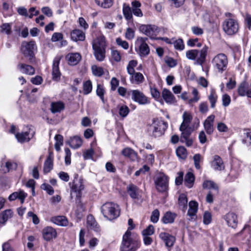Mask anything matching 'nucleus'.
<instances>
[{"instance_id":"30","label":"nucleus","mask_w":251,"mask_h":251,"mask_svg":"<svg viewBox=\"0 0 251 251\" xmlns=\"http://www.w3.org/2000/svg\"><path fill=\"white\" fill-rule=\"evenodd\" d=\"M162 96L166 102L170 104L175 103V98L172 92L167 89H164L162 92Z\"/></svg>"},{"instance_id":"4","label":"nucleus","mask_w":251,"mask_h":251,"mask_svg":"<svg viewBox=\"0 0 251 251\" xmlns=\"http://www.w3.org/2000/svg\"><path fill=\"white\" fill-rule=\"evenodd\" d=\"M152 136L155 138L161 137L168 127V124L161 119H153L150 126Z\"/></svg>"},{"instance_id":"27","label":"nucleus","mask_w":251,"mask_h":251,"mask_svg":"<svg viewBox=\"0 0 251 251\" xmlns=\"http://www.w3.org/2000/svg\"><path fill=\"white\" fill-rule=\"evenodd\" d=\"M71 39L74 41H82L85 39V33L82 30L75 29L73 30L71 33Z\"/></svg>"},{"instance_id":"29","label":"nucleus","mask_w":251,"mask_h":251,"mask_svg":"<svg viewBox=\"0 0 251 251\" xmlns=\"http://www.w3.org/2000/svg\"><path fill=\"white\" fill-rule=\"evenodd\" d=\"M50 221L54 224L62 226H67L68 221L66 217L64 216H57L52 217Z\"/></svg>"},{"instance_id":"16","label":"nucleus","mask_w":251,"mask_h":251,"mask_svg":"<svg viewBox=\"0 0 251 251\" xmlns=\"http://www.w3.org/2000/svg\"><path fill=\"white\" fill-rule=\"evenodd\" d=\"M215 118V117L214 115H210L207 117L203 122L204 130L208 134L211 135L214 131V122Z\"/></svg>"},{"instance_id":"35","label":"nucleus","mask_w":251,"mask_h":251,"mask_svg":"<svg viewBox=\"0 0 251 251\" xmlns=\"http://www.w3.org/2000/svg\"><path fill=\"white\" fill-rule=\"evenodd\" d=\"M178 205L179 208L185 212L187 208L188 200L185 194H181L178 198Z\"/></svg>"},{"instance_id":"20","label":"nucleus","mask_w":251,"mask_h":251,"mask_svg":"<svg viewBox=\"0 0 251 251\" xmlns=\"http://www.w3.org/2000/svg\"><path fill=\"white\" fill-rule=\"evenodd\" d=\"M211 165L212 168L216 171H222L225 169V166L222 159L220 156L217 155L213 156Z\"/></svg>"},{"instance_id":"24","label":"nucleus","mask_w":251,"mask_h":251,"mask_svg":"<svg viewBox=\"0 0 251 251\" xmlns=\"http://www.w3.org/2000/svg\"><path fill=\"white\" fill-rule=\"evenodd\" d=\"M17 69L22 73L28 75H33L35 73V69L32 66L24 63H19L17 65Z\"/></svg>"},{"instance_id":"22","label":"nucleus","mask_w":251,"mask_h":251,"mask_svg":"<svg viewBox=\"0 0 251 251\" xmlns=\"http://www.w3.org/2000/svg\"><path fill=\"white\" fill-rule=\"evenodd\" d=\"M192 93L194 95V98L192 99H189L188 93L186 92H183L180 95V97L184 100H187L189 104L197 102L200 100L198 91L195 88H193Z\"/></svg>"},{"instance_id":"62","label":"nucleus","mask_w":251,"mask_h":251,"mask_svg":"<svg viewBox=\"0 0 251 251\" xmlns=\"http://www.w3.org/2000/svg\"><path fill=\"white\" fill-rule=\"evenodd\" d=\"M116 42L118 46H121L125 50H127L129 47L128 43L126 41L123 40L120 38H117Z\"/></svg>"},{"instance_id":"34","label":"nucleus","mask_w":251,"mask_h":251,"mask_svg":"<svg viewBox=\"0 0 251 251\" xmlns=\"http://www.w3.org/2000/svg\"><path fill=\"white\" fill-rule=\"evenodd\" d=\"M68 144L72 148L77 149L81 146L82 140L80 137L75 136L70 138Z\"/></svg>"},{"instance_id":"9","label":"nucleus","mask_w":251,"mask_h":251,"mask_svg":"<svg viewBox=\"0 0 251 251\" xmlns=\"http://www.w3.org/2000/svg\"><path fill=\"white\" fill-rule=\"evenodd\" d=\"M131 99L141 105H145L150 103L149 98L143 92L139 90H131L127 92Z\"/></svg>"},{"instance_id":"26","label":"nucleus","mask_w":251,"mask_h":251,"mask_svg":"<svg viewBox=\"0 0 251 251\" xmlns=\"http://www.w3.org/2000/svg\"><path fill=\"white\" fill-rule=\"evenodd\" d=\"M198 203L195 201H191L189 202V209L187 215L191 217V219H196L194 217L198 210Z\"/></svg>"},{"instance_id":"21","label":"nucleus","mask_w":251,"mask_h":251,"mask_svg":"<svg viewBox=\"0 0 251 251\" xmlns=\"http://www.w3.org/2000/svg\"><path fill=\"white\" fill-rule=\"evenodd\" d=\"M87 228L89 230H93L96 232L100 231V227L94 217L92 215H89L87 218Z\"/></svg>"},{"instance_id":"23","label":"nucleus","mask_w":251,"mask_h":251,"mask_svg":"<svg viewBox=\"0 0 251 251\" xmlns=\"http://www.w3.org/2000/svg\"><path fill=\"white\" fill-rule=\"evenodd\" d=\"M130 76V81L132 84H140L144 81V77L143 74L140 72L134 71L132 74H128Z\"/></svg>"},{"instance_id":"33","label":"nucleus","mask_w":251,"mask_h":251,"mask_svg":"<svg viewBox=\"0 0 251 251\" xmlns=\"http://www.w3.org/2000/svg\"><path fill=\"white\" fill-rule=\"evenodd\" d=\"M53 168V156L51 153L45 161L44 164V173L47 174L49 173Z\"/></svg>"},{"instance_id":"2","label":"nucleus","mask_w":251,"mask_h":251,"mask_svg":"<svg viewBox=\"0 0 251 251\" xmlns=\"http://www.w3.org/2000/svg\"><path fill=\"white\" fill-rule=\"evenodd\" d=\"M94 55L96 59L99 61H103L105 58V42L104 37H99L93 42Z\"/></svg>"},{"instance_id":"49","label":"nucleus","mask_w":251,"mask_h":251,"mask_svg":"<svg viewBox=\"0 0 251 251\" xmlns=\"http://www.w3.org/2000/svg\"><path fill=\"white\" fill-rule=\"evenodd\" d=\"M199 53L197 50H190L186 52V56L189 60H194L196 59Z\"/></svg>"},{"instance_id":"17","label":"nucleus","mask_w":251,"mask_h":251,"mask_svg":"<svg viewBox=\"0 0 251 251\" xmlns=\"http://www.w3.org/2000/svg\"><path fill=\"white\" fill-rule=\"evenodd\" d=\"M60 59V56H56L53 60L52 68V79L55 80H58L60 78L61 73L59 68Z\"/></svg>"},{"instance_id":"31","label":"nucleus","mask_w":251,"mask_h":251,"mask_svg":"<svg viewBox=\"0 0 251 251\" xmlns=\"http://www.w3.org/2000/svg\"><path fill=\"white\" fill-rule=\"evenodd\" d=\"M30 129L28 131L17 133L15 134V137L18 141L20 143L27 142L29 141L31 137H29Z\"/></svg>"},{"instance_id":"13","label":"nucleus","mask_w":251,"mask_h":251,"mask_svg":"<svg viewBox=\"0 0 251 251\" xmlns=\"http://www.w3.org/2000/svg\"><path fill=\"white\" fill-rule=\"evenodd\" d=\"M168 177L164 174L158 175L155 180V184L157 190L161 192L166 191L168 189Z\"/></svg>"},{"instance_id":"15","label":"nucleus","mask_w":251,"mask_h":251,"mask_svg":"<svg viewBox=\"0 0 251 251\" xmlns=\"http://www.w3.org/2000/svg\"><path fill=\"white\" fill-rule=\"evenodd\" d=\"M42 235L45 240L50 241L57 237V232L52 227L47 226L43 229Z\"/></svg>"},{"instance_id":"50","label":"nucleus","mask_w":251,"mask_h":251,"mask_svg":"<svg viewBox=\"0 0 251 251\" xmlns=\"http://www.w3.org/2000/svg\"><path fill=\"white\" fill-rule=\"evenodd\" d=\"M91 69L93 74L95 76L100 77L102 76L104 74L103 68L100 67H98L97 65H92Z\"/></svg>"},{"instance_id":"18","label":"nucleus","mask_w":251,"mask_h":251,"mask_svg":"<svg viewBox=\"0 0 251 251\" xmlns=\"http://www.w3.org/2000/svg\"><path fill=\"white\" fill-rule=\"evenodd\" d=\"M159 237L164 242L167 247H173L176 241V238L174 236L165 232H160Z\"/></svg>"},{"instance_id":"52","label":"nucleus","mask_w":251,"mask_h":251,"mask_svg":"<svg viewBox=\"0 0 251 251\" xmlns=\"http://www.w3.org/2000/svg\"><path fill=\"white\" fill-rule=\"evenodd\" d=\"M92 90V84L91 81L89 80L83 83V93L85 95L89 94Z\"/></svg>"},{"instance_id":"14","label":"nucleus","mask_w":251,"mask_h":251,"mask_svg":"<svg viewBox=\"0 0 251 251\" xmlns=\"http://www.w3.org/2000/svg\"><path fill=\"white\" fill-rule=\"evenodd\" d=\"M227 226L231 228H235L237 226V216L233 212H228L223 217Z\"/></svg>"},{"instance_id":"46","label":"nucleus","mask_w":251,"mask_h":251,"mask_svg":"<svg viewBox=\"0 0 251 251\" xmlns=\"http://www.w3.org/2000/svg\"><path fill=\"white\" fill-rule=\"evenodd\" d=\"M123 14L125 18L127 20L132 19V7L130 8L128 5L124 4L123 9Z\"/></svg>"},{"instance_id":"19","label":"nucleus","mask_w":251,"mask_h":251,"mask_svg":"<svg viewBox=\"0 0 251 251\" xmlns=\"http://www.w3.org/2000/svg\"><path fill=\"white\" fill-rule=\"evenodd\" d=\"M122 154L130 159L132 161L139 162L140 157L138 156L137 153L133 149L130 148H126L122 151Z\"/></svg>"},{"instance_id":"58","label":"nucleus","mask_w":251,"mask_h":251,"mask_svg":"<svg viewBox=\"0 0 251 251\" xmlns=\"http://www.w3.org/2000/svg\"><path fill=\"white\" fill-rule=\"evenodd\" d=\"M154 232V226L152 225H149L146 229L142 231L143 236H150Z\"/></svg>"},{"instance_id":"12","label":"nucleus","mask_w":251,"mask_h":251,"mask_svg":"<svg viewBox=\"0 0 251 251\" xmlns=\"http://www.w3.org/2000/svg\"><path fill=\"white\" fill-rule=\"evenodd\" d=\"M148 40L146 37H138L136 44L138 45V53L142 57H145L150 53V48L146 41Z\"/></svg>"},{"instance_id":"10","label":"nucleus","mask_w":251,"mask_h":251,"mask_svg":"<svg viewBox=\"0 0 251 251\" xmlns=\"http://www.w3.org/2000/svg\"><path fill=\"white\" fill-rule=\"evenodd\" d=\"M139 31L151 39H155L160 29L154 25H142L139 27Z\"/></svg>"},{"instance_id":"45","label":"nucleus","mask_w":251,"mask_h":251,"mask_svg":"<svg viewBox=\"0 0 251 251\" xmlns=\"http://www.w3.org/2000/svg\"><path fill=\"white\" fill-rule=\"evenodd\" d=\"M96 4L104 8L110 7L113 3V0H95Z\"/></svg>"},{"instance_id":"8","label":"nucleus","mask_w":251,"mask_h":251,"mask_svg":"<svg viewBox=\"0 0 251 251\" xmlns=\"http://www.w3.org/2000/svg\"><path fill=\"white\" fill-rule=\"evenodd\" d=\"M71 188V193L74 192L76 193L77 197H80L81 191L84 189L83 184V179L79 177L78 174H75L74 179L72 182L69 183Z\"/></svg>"},{"instance_id":"60","label":"nucleus","mask_w":251,"mask_h":251,"mask_svg":"<svg viewBox=\"0 0 251 251\" xmlns=\"http://www.w3.org/2000/svg\"><path fill=\"white\" fill-rule=\"evenodd\" d=\"M129 112V109L128 107L126 105H122L119 108V115L125 118L127 116Z\"/></svg>"},{"instance_id":"40","label":"nucleus","mask_w":251,"mask_h":251,"mask_svg":"<svg viewBox=\"0 0 251 251\" xmlns=\"http://www.w3.org/2000/svg\"><path fill=\"white\" fill-rule=\"evenodd\" d=\"M202 187L204 189L214 190L217 193L218 192L219 187L218 185L213 181L205 180L203 182Z\"/></svg>"},{"instance_id":"7","label":"nucleus","mask_w":251,"mask_h":251,"mask_svg":"<svg viewBox=\"0 0 251 251\" xmlns=\"http://www.w3.org/2000/svg\"><path fill=\"white\" fill-rule=\"evenodd\" d=\"M37 49L35 41H25L22 44L21 50L24 56L28 57L29 60L32 61L34 57V51L36 50Z\"/></svg>"},{"instance_id":"36","label":"nucleus","mask_w":251,"mask_h":251,"mask_svg":"<svg viewBox=\"0 0 251 251\" xmlns=\"http://www.w3.org/2000/svg\"><path fill=\"white\" fill-rule=\"evenodd\" d=\"M13 212L11 209L3 211L0 215V223L4 224L8 219L13 216Z\"/></svg>"},{"instance_id":"1","label":"nucleus","mask_w":251,"mask_h":251,"mask_svg":"<svg viewBox=\"0 0 251 251\" xmlns=\"http://www.w3.org/2000/svg\"><path fill=\"white\" fill-rule=\"evenodd\" d=\"M140 246L138 240L131 235L130 231H126L124 234L121 246V251H136Z\"/></svg>"},{"instance_id":"3","label":"nucleus","mask_w":251,"mask_h":251,"mask_svg":"<svg viewBox=\"0 0 251 251\" xmlns=\"http://www.w3.org/2000/svg\"><path fill=\"white\" fill-rule=\"evenodd\" d=\"M103 216L109 220H113L120 215L119 205L112 202H106L101 207Z\"/></svg>"},{"instance_id":"32","label":"nucleus","mask_w":251,"mask_h":251,"mask_svg":"<svg viewBox=\"0 0 251 251\" xmlns=\"http://www.w3.org/2000/svg\"><path fill=\"white\" fill-rule=\"evenodd\" d=\"M132 11L135 16L142 17L143 14L140 8L141 6V3L139 1H133L131 2Z\"/></svg>"},{"instance_id":"38","label":"nucleus","mask_w":251,"mask_h":251,"mask_svg":"<svg viewBox=\"0 0 251 251\" xmlns=\"http://www.w3.org/2000/svg\"><path fill=\"white\" fill-rule=\"evenodd\" d=\"M64 104L61 101L52 102L50 110L52 113L60 112L64 109Z\"/></svg>"},{"instance_id":"44","label":"nucleus","mask_w":251,"mask_h":251,"mask_svg":"<svg viewBox=\"0 0 251 251\" xmlns=\"http://www.w3.org/2000/svg\"><path fill=\"white\" fill-rule=\"evenodd\" d=\"M248 91V84L244 81L240 83L238 88V93L240 96H245L247 95Z\"/></svg>"},{"instance_id":"6","label":"nucleus","mask_w":251,"mask_h":251,"mask_svg":"<svg viewBox=\"0 0 251 251\" xmlns=\"http://www.w3.org/2000/svg\"><path fill=\"white\" fill-rule=\"evenodd\" d=\"M222 27L224 32L228 35L235 34L239 29L238 21L234 18L225 19L223 23Z\"/></svg>"},{"instance_id":"61","label":"nucleus","mask_w":251,"mask_h":251,"mask_svg":"<svg viewBox=\"0 0 251 251\" xmlns=\"http://www.w3.org/2000/svg\"><path fill=\"white\" fill-rule=\"evenodd\" d=\"M201 159V156L199 153L196 154L193 156L195 167L197 169H200L201 168L200 163Z\"/></svg>"},{"instance_id":"57","label":"nucleus","mask_w":251,"mask_h":251,"mask_svg":"<svg viewBox=\"0 0 251 251\" xmlns=\"http://www.w3.org/2000/svg\"><path fill=\"white\" fill-rule=\"evenodd\" d=\"M212 220V215L210 212L205 211L203 216V222L204 225H209Z\"/></svg>"},{"instance_id":"42","label":"nucleus","mask_w":251,"mask_h":251,"mask_svg":"<svg viewBox=\"0 0 251 251\" xmlns=\"http://www.w3.org/2000/svg\"><path fill=\"white\" fill-rule=\"evenodd\" d=\"M195 180V176L193 173L188 172L186 174L184 178V184L188 188L193 186Z\"/></svg>"},{"instance_id":"39","label":"nucleus","mask_w":251,"mask_h":251,"mask_svg":"<svg viewBox=\"0 0 251 251\" xmlns=\"http://www.w3.org/2000/svg\"><path fill=\"white\" fill-rule=\"evenodd\" d=\"M208 47L204 46L202 49L199 51V56L197 58V63L199 64L202 65L205 60V58L207 55Z\"/></svg>"},{"instance_id":"43","label":"nucleus","mask_w":251,"mask_h":251,"mask_svg":"<svg viewBox=\"0 0 251 251\" xmlns=\"http://www.w3.org/2000/svg\"><path fill=\"white\" fill-rule=\"evenodd\" d=\"M176 215L171 212H166L162 218L164 224L173 223L175 220Z\"/></svg>"},{"instance_id":"64","label":"nucleus","mask_w":251,"mask_h":251,"mask_svg":"<svg viewBox=\"0 0 251 251\" xmlns=\"http://www.w3.org/2000/svg\"><path fill=\"white\" fill-rule=\"evenodd\" d=\"M41 187L43 190L46 191L49 195H52L54 193L53 188L49 184L44 183L42 184Z\"/></svg>"},{"instance_id":"28","label":"nucleus","mask_w":251,"mask_h":251,"mask_svg":"<svg viewBox=\"0 0 251 251\" xmlns=\"http://www.w3.org/2000/svg\"><path fill=\"white\" fill-rule=\"evenodd\" d=\"M66 58L70 65H76L81 60V56L78 53H70L66 56Z\"/></svg>"},{"instance_id":"54","label":"nucleus","mask_w":251,"mask_h":251,"mask_svg":"<svg viewBox=\"0 0 251 251\" xmlns=\"http://www.w3.org/2000/svg\"><path fill=\"white\" fill-rule=\"evenodd\" d=\"M137 65V61L136 60H130L127 66L126 69L128 74H132L134 70V68Z\"/></svg>"},{"instance_id":"51","label":"nucleus","mask_w":251,"mask_h":251,"mask_svg":"<svg viewBox=\"0 0 251 251\" xmlns=\"http://www.w3.org/2000/svg\"><path fill=\"white\" fill-rule=\"evenodd\" d=\"M244 135L245 137L242 140L243 143L248 146L251 145V131L249 129H244Z\"/></svg>"},{"instance_id":"53","label":"nucleus","mask_w":251,"mask_h":251,"mask_svg":"<svg viewBox=\"0 0 251 251\" xmlns=\"http://www.w3.org/2000/svg\"><path fill=\"white\" fill-rule=\"evenodd\" d=\"M173 43L176 50H182L184 49V44L182 39L176 40Z\"/></svg>"},{"instance_id":"11","label":"nucleus","mask_w":251,"mask_h":251,"mask_svg":"<svg viewBox=\"0 0 251 251\" xmlns=\"http://www.w3.org/2000/svg\"><path fill=\"white\" fill-rule=\"evenodd\" d=\"M179 130L181 131L180 141L182 143L185 142L187 147H191L193 143V140L190 136L193 131L191 127H179Z\"/></svg>"},{"instance_id":"59","label":"nucleus","mask_w":251,"mask_h":251,"mask_svg":"<svg viewBox=\"0 0 251 251\" xmlns=\"http://www.w3.org/2000/svg\"><path fill=\"white\" fill-rule=\"evenodd\" d=\"M5 167L6 168V171L7 172L15 170L17 168V164L16 163L11 161H7L5 163Z\"/></svg>"},{"instance_id":"25","label":"nucleus","mask_w":251,"mask_h":251,"mask_svg":"<svg viewBox=\"0 0 251 251\" xmlns=\"http://www.w3.org/2000/svg\"><path fill=\"white\" fill-rule=\"evenodd\" d=\"M27 195L23 190L15 192L11 194L8 197L10 201H13L18 199L20 200L22 203H23L25 198L27 197Z\"/></svg>"},{"instance_id":"41","label":"nucleus","mask_w":251,"mask_h":251,"mask_svg":"<svg viewBox=\"0 0 251 251\" xmlns=\"http://www.w3.org/2000/svg\"><path fill=\"white\" fill-rule=\"evenodd\" d=\"M182 118H183V122L181 123L180 126H181V128L182 127H190L189 124H190L192 120V115L187 112H184L182 115Z\"/></svg>"},{"instance_id":"55","label":"nucleus","mask_w":251,"mask_h":251,"mask_svg":"<svg viewBox=\"0 0 251 251\" xmlns=\"http://www.w3.org/2000/svg\"><path fill=\"white\" fill-rule=\"evenodd\" d=\"M104 89L102 85L98 84L97 85V88L96 90L97 94L98 96H99L102 101L104 102Z\"/></svg>"},{"instance_id":"5","label":"nucleus","mask_w":251,"mask_h":251,"mask_svg":"<svg viewBox=\"0 0 251 251\" xmlns=\"http://www.w3.org/2000/svg\"><path fill=\"white\" fill-rule=\"evenodd\" d=\"M228 62L226 55L223 53L215 55L211 61L214 68L220 73H222L226 70Z\"/></svg>"},{"instance_id":"48","label":"nucleus","mask_w":251,"mask_h":251,"mask_svg":"<svg viewBox=\"0 0 251 251\" xmlns=\"http://www.w3.org/2000/svg\"><path fill=\"white\" fill-rule=\"evenodd\" d=\"M208 100L210 103L211 107L214 108L217 100V95L214 90H211L210 94L208 96Z\"/></svg>"},{"instance_id":"63","label":"nucleus","mask_w":251,"mask_h":251,"mask_svg":"<svg viewBox=\"0 0 251 251\" xmlns=\"http://www.w3.org/2000/svg\"><path fill=\"white\" fill-rule=\"evenodd\" d=\"M159 217V212L158 209L154 210L151 217V220L152 222L155 223L158 221Z\"/></svg>"},{"instance_id":"37","label":"nucleus","mask_w":251,"mask_h":251,"mask_svg":"<svg viewBox=\"0 0 251 251\" xmlns=\"http://www.w3.org/2000/svg\"><path fill=\"white\" fill-rule=\"evenodd\" d=\"M138 188L133 184H130L127 187V193L132 199H135L138 198Z\"/></svg>"},{"instance_id":"56","label":"nucleus","mask_w":251,"mask_h":251,"mask_svg":"<svg viewBox=\"0 0 251 251\" xmlns=\"http://www.w3.org/2000/svg\"><path fill=\"white\" fill-rule=\"evenodd\" d=\"M135 37V30L133 28L128 27L125 32V37L128 40H132Z\"/></svg>"},{"instance_id":"47","label":"nucleus","mask_w":251,"mask_h":251,"mask_svg":"<svg viewBox=\"0 0 251 251\" xmlns=\"http://www.w3.org/2000/svg\"><path fill=\"white\" fill-rule=\"evenodd\" d=\"M177 156L180 159H185L187 157V152L186 149L183 146L178 147L176 150Z\"/></svg>"}]
</instances>
